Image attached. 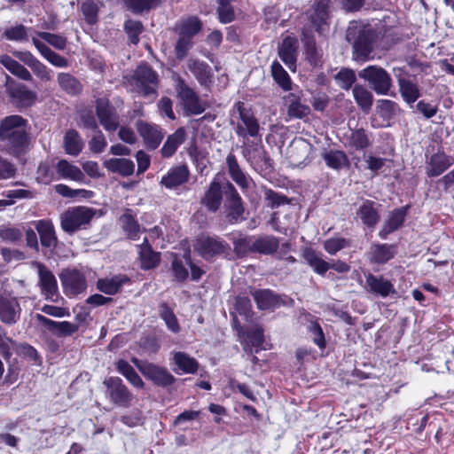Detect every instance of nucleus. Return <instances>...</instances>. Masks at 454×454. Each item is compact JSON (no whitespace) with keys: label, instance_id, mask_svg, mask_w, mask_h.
<instances>
[{"label":"nucleus","instance_id":"50","mask_svg":"<svg viewBox=\"0 0 454 454\" xmlns=\"http://www.w3.org/2000/svg\"><path fill=\"white\" fill-rule=\"evenodd\" d=\"M271 74L274 81L284 90L288 91L292 90V81L287 72L278 62L274 61L271 65Z\"/></svg>","mask_w":454,"mask_h":454},{"label":"nucleus","instance_id":"14","mask_svg":"<svg viewBox=\"0 0 454 454\" xmlns=\"http://www.w3.org/2000/svg\"><path fill=\"white\" fill-rule=\"evenodd\" d=\"M260 310H274L282 305H286L283 296L276 294L270 289L251 288L249 291Z\"/></svg>","mask_w":454,"mask_h":454},{"label":"nucleus","instance_id":"62","mask_svg":"<svg viewBox=\"0 0 454 454\" xmlns=\"http://www.w3.org/2000/svg\"><path fill=\"white\" fill-rule=\"evenodd\" d=\"M192 38L178 35V39L175 46L176 56L178 59H183L186 57L188 51L192 48Z\"/></svg>","mask_w":454,"mask_h":454},{"label":"nucleus","instance_id":"54","mask_svg":"<svg viewBox=\"0 0 454 454\" xmlns=\"http://www.w3.org/2000/svg\"><path fill=\"white\" fill-rule=\"evenodd\" d=\"M353 96L363 111L370 109L372 103V95L366 88L362 85H356L353 88Z\"/></svg>","mask_w":454,"mask_h":454},{"label":"nucleus","instance_id":"12","mask_svg":"<svg viewBox=\"0 0 454 454\" xmlns=\"http://www.w3.org/2000/svg\"><path fill=\"white\" fill-rule=\"evenodd\" d=\"M65 293L67 295H76L83 293L87 288L85 275L76 269H65L59 274Z\"/></svg>","mask_w":454,"mask_h":454},{"label":"nucleus","instance_id":"4","mask_svg":"<svg viewBox=\"0 0 454 454\" xmlns=\"http://www.w3.org/2000/svg\"><path fill=\"white\" fill-rule=\"evenodd\" d=\"M95 214L96 210L89 207L76 206L68 207L60 215L61 229L68 234L86 229L95 216Z\"/></svg>","mask_w":454,"mask_h":454},{"label":"nucleus","instance_id":"58","mask_svg":"<svg viewBox=\"0 0 454 454\" xmlns=\"http://www.w3.org/2000/svg\"><path fill=\"white\" fill-rule=\"evenodd\" d=\"M264 200L267 202V206L270 208H276L290 203V199L272 189L264 190Z\"/></svg>","mask_w":454,"mask_h":454},{"label":"nucleus","instance_id":"44","mask_svg":"<svg viewBox=\"0 0 454 454\" xmlns=\"http://www.w3.org/2000/svg\"><path fill=\"white\" fill-rule=\"evenodd\" d=\"M372 139L364 129L351 131L348 137V146L356 151H365L372 145Z\"/></svg>","mask_w":454,"mask_h":454},{"label":"nucleus","instance_id":"42","mask_svg":"<svg viewBox=\"0 0 454 454\" xmlns=\"http://www.w3.org/2000/svg\"><path fill=\"white\" fill-rule=\"evenodd\" d=\"M202 23L196 16L182 19L176 25L178 35L193 38L201 29Z\"/></svg>","mask_w":454,"mask_h":454},{"label":"nucleus","instance_id":"9","mask_svg":"<svg viewBox=\"0 0 454 454\" xmlns=\"http://www.w3.org/2000/svg\"><path fill=\"white\" fill-rule=\"evenodd\" d=\"M194 249L206 260L216 255L228 254L231 246L218 236L200 235L197 238Z\"/></svg>","mask_w":454,"mask_h":454},{"label":"nucleus","instance_id":"17","mask_svg":"<svg viewBox=\"0 0 454 454\" xmlns=\"http://www.w3.org/2000/svg\"><path fill=\"white\" fill-rule=\"evenodd\" d=\"M137 129L142 137L146 148L149 150L156 149L164 137L161 129L155 124L138 121L137 122Z\"/></svg>","mask_w":454,"mask_h":454},{"label":"nucleus","instance_id":"11","mask_svg":"<svg viewBox=\"0 0 454 454\" xmlns=\"http://www.w3.org/2000/svg\"><path fill=\"white\" fill-rule=\"evenodd\" d=\"M176 90L186 114H202L206 110V103L179 76L176 78Z\"/></svg>","mask_w":454,"mask_h":454},{"label":"nucleus","instance_id":"10","mask_svg":"<svg viewBox=\"0 0 454 454\" xmlns=\"http://www.w3.org/2000/svg\"><path fill=\"white\" fill-rule=\"evenodd\" d=\"M377 37L376 31L370 27H364L360 30L353 43V59L359 62L373 59L372 53Z\"/></svg>","mask_w":454,"mask_h":454},{"label":"nucleus","instance_id":"53","mask_svg":"<svg viewBox=\"0 0 454 454\" xmlns=\"http://www.w3.org/2000/svg\"><path fill=\"white\" fill-rule=\"evenodd\" d=\"M33 36L37 37L39 40H44L50 45L59 51L64 50L67 43V40L65 36L49 32L35 31V35Z\"/></svg>","mask_w":454,"mask_h":454},{"label":"nucleus","instance_id":"15","mask_svg":"<svg viewBox=\"0 0 454 454\" xmlns=\"http://www.w3.org/2000/svg\"><path fill=\"white\" fill-rule=\"evenodd\" d=\"M426 164L427 176L428 177H436L454 164V158L446 154L442 149H439L430 156Z\"/></svg>","mask_w":454,"mask_h":454},{"label":"nucleus","instance_id":"8","mask_svg":"<svg viewBox=\"0 0 454 454\" xmlns=\"http://www.w3.org/2000/svg\"><path fill=\"white\" fill-rule=\"evenodd\" d=\"M359 77L368 82L379 95H387L392 87L390 74L381 67L371 65L359 72Z\"/></svg>","mask_w":454,"mask_h":454},{"label":"nucleus","instance_id":"60","mask_svg":"<svg viewBox=\"0 0 454 454\" xmlns=\"http://www.w3.org/2000/svg\"><path fill=\"white\" fill-rule=\"evenodd\" d=\"M28 31H30V29L27 28L25 26L18 25L7 28L4 31V35L8 40L23 42L28 40Z\"/></svg>","mask_w":454,"mask_h":454},{"label":"nucleus","instance_id":"43","mask_svg":"<svg viewBox=\"0 0 454 454\" xmlns=\"http://www.w3.org/2000/svg\"><path fill=\"white\" fill-rule=\"evenodd\" d=\"M303 257L313 270L321 276H324L331 268L330 263L323 260V258L311 248L304 250Z\"/></svg>","mask_w":454,"mask_h":454},{"label":"nucleus","instance_id":"48","mask_svg":"<svg viewBox=\"0 0 454 454\" xmlns=\"http://www.w3.org/2000/svg\"><path fill=\"white\" fill-rule=\"evenodd\" d=\"M57 171L64 178H69L74 181H82L84 178L82 170L66 160H61L58 162Z\"/></svg>","mask_w":454,"mask_h":454},{"label":"nucleus","instance_id":"27","mask_svg":"<svg viewBox=\"0 0 454 454\" xmlns=\"http://www.w3.org/2000/svg\"><path fill=\"white\" fill-rule=\"evenodd\" d=\"M32 43L40 54L52 66L59 68H66L69 66L68 60L61 55L51 50L45 43L35 36H32Z\"/></svg>","mask_w":454,"mask_h":454},{"label":"nucleus","instance_id":"30","mask_svg":"<svg viewBox=\"0 0 454 454\" xmlns=\"http://www.w3.org/2000/svg\"><path fill=\"white\" fill-rule=\"evenodd\" d=\"M279 240L272 235H265L256 238L252 243V253L272 254L277 252Z\"/></svg>","mask_w":454,"mask_h":454},{"label":"nucleus","instance_id":"38","mask_svg":"<svg viewBox=\"0 0 454 454\" xmlns=\"http://www.w3.org/2000/svg\"><path fill=\"white\" fill-rule=\"evenodd\" d=\"M162 0H121L123 6L136 15H142L156 9Z\"/></svg>","mask_w":454,"mask_h":454},{"label":"nucleus","instance_id":"46","mask_svg":"<svg viewBox=\"0 0 454 454\" xmlns=\"http://www.w3.org/2000/svg\"><path fill=\"white\" fill-rule=\"evenodd\" d=\"M174 362L178 371L184 373H195L199 368V364L195 358L181 351L174 354Z\"/></svg>","mask_w":454,"mask_h":454},{"label":"nucleus","instance_id":"37","mask_svg":"<svg viewBox=\"0 0 454 454\" xmlns=\"http://www.w3.org/2000/svg\"><path fill=\"white\" fill-rule=\"evenodd\" d=\"M226 164L228 172L231 179L242 189H247L249 186V180L244 172L241 170L237 158L233 153H229L226 157Z\"/></svg>","mask_w":454,"mask_h":454},{"label":"nucleus","instance_id":"61","mask_svg":"<svg viewBox=\"0 0 454 454\" xmlns=\"http://www.w3.org/2000/svg\"><path fill=\"white\" fill-rule=\"evenodd\" d=\"M349 246V240L340 237L331 238L324 242V248L329 254H335L337 252Z\"/></svg>","mask_w":454,"mask_h":454},{"label":"nucleus","instance_id":"18","mask_svg":"<svg viewBox=\"0 0 454 454\" xmlns=\"http://www.w3.org/2000/svg\"><path fill=\"white\" fill-rule=\"evenodd\" d=\"M380 204L370 200H364L356 209V217L368 228L373 229L380 222Z\"/></svg>","mask_w":454,"mask_h":454},{"label":"nucleus","instance_id":"32","mask_svg":"<svg viewBox=\"0 0 454 454\" xmlns=\"http://www.w3.org/2000/svg\"><path fill=\"white\" fill-rule=\"evenodd\" d=\"M395 75L397 76L399 90L403 99L408 104L416 102L420 96L419 86L409 78Z\"/></svg>","mask_w":454,"mask_h":454},{"label":"nucleus","instance_id":"29","mask_svg":"<svg viewBox=\"0 0 454 454\" xmlns=\"http://www.w3.org/2000/svg\"><path fill=\"white\" fill-rule=\"evenodd\" d=\"M119 222L129 239L136 240L139 238L140 225L132 209L127 208L123 215L120 216Z\"/></svg>","mask_w":454,"mask_h":454},{"label":"nucleus","instance_id":"40","mask_svg":"<svg viewBox=\"0 0 454 454\" xmlns=\"http://www.w3.org/2000/svg\"><path fill=\"white\" fill-rule=\"evenodd\" d=\"M185 129H177L172 135L168 136L160 152L163 157H171L177 150L180 145L185 140Z\"/></svg>","mask_w":454,"mask_h":454},{"label":"nucleus","instance_id":"51","mask_svg":"<svg viewBox=\"0 0 454 454\" xmlns=\"http://www.w3.org/2000/svg\"><path fill=\"white\" fill-rule=\"evenodd\" d=\"M19 344L8 337L4 328L0 326V354L5 361H8L16 351Z\"/></svg>","mask_w":454,"mask_h":454},{"label":"nucleus","instance_id":"16","mask_svg":"<svg viewBox=\"0 0 454 454\" xmlns=\"http://www.w3.org/2000/svg\"><path fill=\"white\" fill-rule=\"evenodd\" d=\"M6 90L9 96L20 106H28L35 103L36 95L23 84H16L14 80L6 75Z\"/></svg>","mask_w":454,"mask_h":454},{"label":"nucleus","instance_id":"63","mask_svg":"<svg viewBox=\"0 0 454 454\" xmlns=\"http://www.w3.org/2000/svg\"><path fill=\"white\" fill-rule=\"evenodd\" d=\"M117 103L118 105L114 106L106 98H98L96 102V114H116L117 111H121L120 105H122V102L117 99Z\"/></svg>","mask_w":454,"mask_h":454},{"label":"nucleus","instance_id":"23","mask_svg":"<svg viewBox=\"0 0 454 454\" xmlns=\"http://www.w3.org/2000/svg\"><path fill=\"white\" fill-rule=\"evenodd\" d=\"M36 320L47 326L54 334L59 337L71 336L79 329V325L68 321L56 322L41 314L35 315Z\"/></svg>","mask_w":454,"mask_h":454},{"label":"nucleus","instance_id":"6","mask_svg":"<svg viewBox=\"0 0 454 454\" xmlns=\"http://www.w3.org/2000/svg\"><path fill=\"white\" fill-rule=\"evenodd\" d=\"M225 201L223 205L224 216L230 224H236L245 220V207L243 200L234 185L227 182L223 187Z\"/></svg>","mask_w":454,"mask_h":454},{"label":"nucleus","instance_id":"39","mask_svg":"<svg viewBox=\"0 0 454 454\" xmlns=\"http://www.w3.org/2000/svg\"><path fill=\"white\" fill-rule=\"evenodd\" d=\"M322 157L327 167L334 170H340L343 168L349 167V160L343 151L330 150L328 152H325L322 154Z\"/></svg>","mask_w":454,"mask_h":454},{"label":"nucleus","instance_id":"2","mask_svg":"<svg viewBox=\"0 0 454 454\" xmlns=\"http://www.w3.org/2000/svg\"><path fill=\"white\" fill-rule=\"evenodd\" d=\"M330 0L317 1L304 14L302 36L322 34L328 27L330 19Z\"/></svg>","mask_w":454,"mask_h":454},{"label":"nucleus","instance_id":"35","mask_svg":"<svg viewBox=\"0 0 454 454\" xmlns=\"http://www.w3.org/2000/svg\"><path fill=\"white\" fill-rule=\"evenodd\" d=\"M240 121L237 124L236 133L239 137H258L260 126L254 115H239Z\"/></svg>","mask_w":454,"mask_h":454},{"label":"nucleus","instance_id":"33","mask_svg":"<svg viewBox=\"0 0 454 454\" xmlns=\"http://www.w3.org/2000/svg\"><path fill=\"white\" fill-rule=\"evenodd\" d=\"M139 255L141 260V268L144 270L153 269L160 262V253L152 250L147 238H145L143 243L139 246Z\"/></svg>","mask_w":454,"mask_h":454},{"label":"nucleus","instance_id":"59","mask_svg":"<svg viewBox=\"0 0 454 454\" xmlns=\"http://www.w3.org/2000/svg\"><path fill=\"white\" fill-rule=\"evenodd\" d=\"M124 29L130 43L137 44L139 42V35L143 32V24L138 20H128L124 23Z\"/></svg>","mask_w":454,"mask_h":454},{"label":"nucleus","instance_id":"52","mask_svg":"<svg viewBox=\"0 0 454 454\" xmlns=\"http://www.w3.org/2000/svg\"><path fill=\"white\" fill-rule=\"evenodd\" d=\"M160 317L164 320L168 329L174 333H177L180 331V326L176 315L172 309L168 307L166 302H162L160 305Z\"/></svg>","mask_w":454,"mask_h":454},{"label":"nucleus","instance_id":"64","mask_svg":"<svg viewBox=\"0 0 454 454\" xmlns=\"http://www.w3.org/2000/svg\"><path fill=\"white\" fill-rule=\"evenodd\" d=\"M34 74L43 82H50L52 79V72L39 59L30 67Z\"/></svg>","mask_w":454,"mask_h":454},{"label":"nucleus","instance_id":"45","mask_svg":"<svg viewBox=\"0 0 454 454\" xmlns=\"http://www.w3.org/2000/svg\"><path fill=\"white\" fill-rule=\"evenodd\" d=\"M189 70L195 75L201 84H206L211 77V68L204 61L191 59L188 61Z\"/></svg>","mask_w":454,"mask_h":454},{"label":"nucleus","instance_id":"13","mask_svg":"<svg viewBox=\"0 0 454 454\" xmlns=\"http://www.w3.org/2000/svg\"><path fill=\"white\" fill-rule=\"evenodd\" d=\"M38 270L39 286L41 293L46 300L57 301L59 297L58 283L52 272L43 263L35 262Z\"/></svg>","mask_w":454,"mask_h":454},{"label":"nucleus","instance_id":"19","mask_svg":"<svg viewBox=\"0 0 454 454\" xmlns=\"http://www.w3.org/2000/svg\"><path fill=\"white\" fill-rule=\"evenodd\" d=\"M365 283L368 291L376 296L386 298L396 294L394 285L382 276L368 273L365 276Z\"/></svg>","mask_w":454,"mask_h":454},{"label":"nucleus","instance_id":"47","mask_svg":"<svg viewBox=\"0 0 454 454\" xmlns=\"http://www.w3.org/2000/svg\"><path fill=\"white\" fill-rule=\"evenodd\" d=\"M64 146L67 154L77 156L83 147V142L74 129H69L64 137Z\"/></svg>","mask_w":454,"mask_h":454},{"label":"nucleus","instance_id":"55","mask_svg":"<svg viewBox=\"0 0 454 454\" xmlns=\"http://www.w3.org/2000/svg\"><path fill=\"white\" fill-rule=\"evenodd\" d=\"M334 80L338 86L348 90L356 82V74L352 69L343 67L334 75Z\"/></svg>","mask_w":454,"mask_h":454},{"label":"nucleus","instance_id":"49","mask_svg":"<svg viewBox=\"0 0 454 454\" xmlns=\"http://www.w3.org/2000/svg\"><path fill=\"white\" fill-rule=\"evenodd\" d=\"M301 40L304 43L306 58L309 62L314 67L321 65L322 53L316 47L314 35L302 36Z\"/></svg>","mask_w":454,"mask_h":454},{"label":"nucleus","instance_id":"7","mask_svg":"<svg viewBox=\"0 0 454 454\" xmlns=\"http://www.w3.org/2000/svg\"><path fill=\"white\" fill-rule=\"evenodd\" d=\"M131 362L147 380L158 387H167L176 381V378L164 367L137 357H133Z\"/></svg>","mask_w":454,"mask_h":454},{"label":"nucleus","instance_id":"41","mask_svg":"<svg viewBox=\"0 0 454 454\" xmlns=\"http://www.w3.org/2000/svg\"><path fill=\"white\" fill-rule=\"evenodd\" d=\"M0 63L10 73L17 76L18 78L27 82L32 81L33 77L30 72L24 66H22L15 59H12L10 56L4 55L1 57Z\"/></svg>","mask_w":454,"mask_h":454},{"label":"nucleus","instance_id":"1","mask_svg":"<svg viewBox=\"0 0 454 454\" xmlns=\"http://www.w3.org/2000/svg\"><path fill=\"white\" fill-rule=\"evenodd\" d=\"M25 123L20 115H8L0 126L1 139L7 142L10 150L16 155L24 152L27 145Z\"/></svg>","mask_w":454,"mask_h":454},{"label":"nucleus","instance_id":"21","mask_svg":"<svg viewBox=\"0 0 454 454\" xmlns=\"http://www.w3.org/2000/svg\"><path fill=\"white\" fill-rule=\"evenodd\" d=\"M130 283V278L124 274L98 278L96 282L97 289L107 295H114L122 290L124 285Z\"/></svg>","mask_w":454,"mask_h":454},{"label":"nucleus","instance_id":"20","mask_svg":"<svg viewBox=\"0 0 454 454\" xmlns=\"http://www.w3.org/2000/svg\"><path fill=\"white\" fill-rule=\"evenodd\" d=\"M20 306L14 297L0 294V320L6 325L15 324L20 317Z\"/></svg>","mask_w":454,"mask_h":454},{"label":"nucleus","instance_id":"36","mask_svg":"<svg viewBox=\"0 0 454 454\" xmlns=\"http://www.w3.org/2000/svg\"><path fill=\"white\" fill-rule=\"evenodd\" d=\"M57 82L59 88L70 96H77L82 90V85L80 81L69 73H59Z\"/></svg>","mask_w":454,"mask_h":454},{"label":"nucleus","instance_id":"5","mask_svg":"<svg viewBox=\"0 0 454 454\" xmlns=\"http://www.w3.org/2000/svg\"><path fill=\"white\" fill-rule=\"evenodd\" d=\"M105 395L111 403L121 408L132 405L134 395L122 380L117 376H110L104 380Z\"/></svg>","mask_w":454,"mask_h":454},{"label":"nucleus","instance_id":"34","mask_svg":"<svg viewBox=\"0 0 454 454\" xmlns=\"http://www.w3.org/2000/svg\"><path fill=\"white\" fill-rule=\"evenodd\" d=\"M278 56L290 70H294L296 62V42L292 37L283 40L278 50Z\"/></svg>","mask_w":454,"mask_h":454},{"label":"nucleus","instance_id":"57","mask_svg":"<svg viewBox=\"0 0 454 454\" xmlns=\"http://www.w3.org/2000/svg\"><path fill=\"white\" fill-rule=\"evenodd\" d=\"M252 243L250 238L241 235L237 239H233V251L237 257L242 258L247 255L248 253H252Z\"/></svg>","mask_w":454,"mask_h":454},{"label":"nucleus","instance_id":"28","mask_svg":"<svg viewBox=\"0 0 454 454\" xmlns=\"http://www.w3.org/2000/svg\"><path fill=\"white\" fill-rule=\"evenodd\" d=\"M36 231L40 237L41 245L53 250L56 248L58 239L53 224L50 221L41 220L36 223Z\"/></svg>","mask_w":454,"mask_h":454},{"label":"nucleus","instance_id":"22","mask_svg":"<svg viewBox=\"0 0 454 454\" xmlns=\"http://www.w3.org/2000/svg\"><path fill=\"white\" fill-rule=\"evenodd\" d=\"M223 191L220 182L213 180L206 190L204 196L200 200V204L209 212L215 213L220 208L223 202Z\"/></svg>","mask_w":454,"mask_h":454},{"label":"nucleus","instance_id":"25","mask_svg":"<svg viewBox=\"0 0 454 454\" xmlns=\"http://www.w3.org/2000/svg\"><path fill=\"white\" fill-rule=\"evenodd\" d=\"M190 171L185 165H180L170 168L161 177L160 184L168 189L176 188L189 180Z\"/></svg>","mask_w":454,"mask_h":454},{"label":"nucleus","instance_id":"26","mask_svg":"<svg viewBox=\"0 0 454 454\" xmlns=\"http://www.w3.org/2000/svg\"><path fill=\"white\" fill-rule=\"evenodd\" d=\"M405 215V207H399L390 212L379 232L380 238L386 239L390 233L399 229L404 222Z\"/></svg>","mask_w":454,"mask_h":454},{"label":"nucleus","instance_id":"31","mask_svg":"<svg viewBox=\"0 0 454 454\" xmlns=\"http://www.w3.org/2000/svg\"><path fill=\"white\" fill-rule=\"evenodd\" d=\"M105 168L122 176H129L134 173L135 164L131 160L125 158H112L104 162Z\"/></svg>","mask_w":454,"mask_h":454},{"label":"nucleus","instance_id":"3","mask_svg":"<svg viewBox=\"0 0 454 454\" xmlns=\"http://www.w3.org/2000/svg\"><path fill=\"white\" fill-rule=\"evenodd\" d=\"M158 74L148 65H139L128 80L130 90L139 96L153 98L158 87Z\"/></svg>","mask_w":454,"mask_h":454},{"label":"nucleus","instance_id":"56","mask_svg":"<svg viewBox=\"0 0 454 454\" xmlns=\"http://www.w3.org/2000/svg\"><path fill=\"white\" fill-rule=\"evenodd\" d=\"M81 11L88 24L94 25L98 22V7L94 0H85L82 2Z\"/></svg>","mask_w":454,"mask_h":454},{"label":"nucleus","instance_id":"24","mask_svg":"<svg viewBox=\"0 0 454 454\" xmlns=\"http://www.w3.org/2000/svg\"><path fill=\"white\" fill-rule=\"evenodd\" d=\"M396 247L389 244H372L367 252V258L372 263L384 264L394 258Z\"/></svg>","mask_w":454,"mask_h":454}]
</instances>
